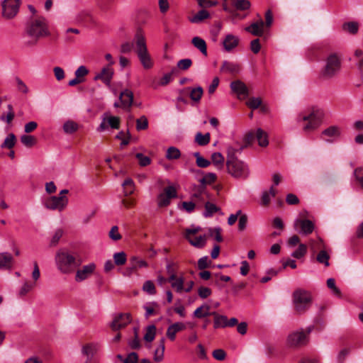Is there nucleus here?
<instances>
[{
    "label": "nucleus",
    "instance_id": "393cba45",
    "mask_svg": "<svg viewBox=\"0 0 363 363\" xmlns=\"http://www.w3.org/2000/svg\"><path fill=\"white\" fill-rule=\"evenodd\" d=\"M186 90L189 91V97L194 103H199L203 94V89L200 86L194 88L187 87Z\"/></svg>",
    "mask_w": 363,
    "mask_h": 363
},
{
    "label": "nucleus",
    "instance_id": "de8ad7c7",
    "mask_svg": "<svg viewBox=\"0 0 363 363\" xmlns=\"http://www.w3.org/2000/svg\"><path fill=\"white\" fill-rule=\"evenodd\" d=\"M180 156V150L175 147H170L167 150L166 157L168 160H177L179 159Z\"/></svg>",
    "mask_w": 363,
    "mask_h": 363
},
{
    "label": "nucleus",
    "instance_id": "6e6552de",
    "mask_svg": "<svg viewBox=\"0 0 363 363\" xmlns=\"http://www.w3.org/2000/svg\"><path fill=\"white\" fill-rule=\"evenodd\" d=\"M311 330L312 327H308L306 332L301 330L291 333L288 336L287 344L289 346L293 347H301L306 345L308 341V335Z\"/></svg>",
    "mask_w": 363,
    "mask_h": 363
},
{
    "label": "nucleus",
    "instance_id": "bf43d9fd",
    "mask_svg": "<svg viewBox=\"0 0 363 363\" xmlns=\"http://www.w3.org/2000/svg\"><path fill=\"white\" fill-rule=\"evenodd\" d=\"M216 179V175L214 173H208L202 179H200L201 185L204 186L206 184H212Z\"/></svg>",
    "mask_w": 363,
    "mask_h": 363
},
{
    "label": "nucleus",
    "instance_id": "6ab92c4d",
    "mask_svg": "<svg viewBox=\"0 0 363 363\" xmlns=\"http://www.w3.org/2000/svg\"><path fill=\"white\" fill-rule=\"evenodd\" d=\"M232 91L235 93L238 97H247L249 95L247 86L240 80L232 82L230 84Z\"/></svg>",
    "mask_w": 363,
    "mask_h": 363
},
{
    "label": "nucleus",
    "instance_id": "9b49d317",
    "mask_svg": "<svg viewBox=\"0 0 363 363\" xmlns=\"http://www.w3.org/2000/svg\"><path fill=\"white\" fill-rule=\"evenodd\" d=\"M200 228H188L186 230L185 238L190 244L196 247L202 248L206 242V235L194 236L199 230Z\"/></svg>",
    "mask_w": 363,
    "mask_h": 363
},
{
    "label": "nucleus",
    "instance_id": "2f4dec72",
    "mask_svg": "<svg viewBox=\"0 0 363 363\" xmlns=\"http://www.w3.org/2000/svg\"><path fill=\"white\" fill-rule=\"evenodd\" d=\"M210 17L209 13L206 10H201L192 17L189 18V21L192 23H201L205 19Z\"/></svg>",
    "mask_w": 363,
    "mask_h": 363
},
{
    "label": "nucleus",
    "instance_id": "c9c22d12",
    "mask_svg": "<svg viewBox=\"0 0 363 363\" xmlns=\"http://www.w3.org/2000/svg\"><path fill=\"white\" fill-rule=\"evenodd\" d=\"M277 191L274 186H271L269 191H264L262 196V205L267 206L270 202L271 197L276 196Z\"/></svg>",
    "mask_w": 363,
    "mask_h": 363
},
{
    "label": "nucleus",
    "instance_id": "09e8293b",
    "mask_svg": "<svg viewBox=\"0 0 363 363\" xmlns=\"http://www.w3.org/2000/svg\"><path fill=\"white\" fill-rule=\"evenodd\" d=\"M113 260L116 265L121 266L125 264L127 258L124 252H119L114 253Z\"/></svg>",
    "mask_w": 363,
    "mask_h": 363
},
{
    "label": "nucleus",
    "instance_id": "7ed1b4c3",
    "mask_svg": "<svg viewBox=\"0 0 363 363\" xmlns=\"http://www.w3.org/2000/svg\"><path fill=\"white\" fill-rule=\"evenodd\" d=\"M292 301L295 311L298 314H303L311 306L312 295L308 291L297 289L293 292Z\"/></svg>",
    "mask_w": 363,
    "mask_h": 363
},
{
    "label": "nucleus",
    "instance_id": "423d86ee",
    "mask_svg": "<svg viewBox=\"0 0 363 363\" xmlns=\"http://www.w3.org/2000/svg\"><path fill=\"white\" fill-rule=\"evenodd\" d=\"M341 67L340 57L335 53L330 54L325 60V64L320 72V77L330 79L337 74Z\"/></svg>",
    "mask_w": 363,
    "mask_h": 363
},
{
    "label": "nucleus",
    "instance_id": "9d476101",
    "mask_svg": "<svg viewBox=\"0 0 363 363\" xmlns=\"http://www.w3.org/2000/svg\"><path fill=\"white\" fill-rule=\"evenodd\" d=\"M68 203V199L65 196H53L47 199L44 202V206L50 210H58L62 211Z\"/></svg>",
    "mask_w": 363,
    "mask_h": 363
},
{
    "label": "nucleus",
    "instance_id": "c756f323",
    "mask_svg": "<svg viewBox=\"0 0 363 363\" xmlns=\"http://www.w3.org/2000/svg\"><path fill=\"white\" fill-rule=\"evenodd\" d=\"M13 262V257L9 252L0 253V269L11 268Z\"/></svg>",
    "mask_w": 363,
    "mask_h": 363
},
{
    "label": "nucleus",
    "instance_id": "412c9836",
    "mask_svg": "<svg viewBox=\"0 0 363 363\" xmlns=\"http://www.w3.org/2000/svg\"><path fill=\"white\" fill-rule=\"evenodd\" d=\"M119 99L123 108H130L133 102V93L129 89H125L120 94Z\"/></svg>",
    "mask_w": 363,
    "mask_h": 363
},
{
    "label": "nucleus",
    "instance_id": "a211bd4d",
    "mask_svg": "<svg viewBox=\"0 0 363 363\" xmlns=\"http://www.w3.org/2000/svg\"><path fill=\"white\" fill-rule=\"evenodd\" d=\"M264 23L263 20L259 18L257 21L252 23L249 26H247L245 30L255 36H262L264 31Z\"/></svg>",
    "mask_w": 363,
    "mask_h": 363
},
{
    "label": "nucleus",
    "instance_id": "a19ab883",
    "mask_svg": "<svg viewBox=\"0 0 363 363\" xmlns=\"http://www.w3.org/2000/svg\"><path fill=\"white\" fill-rule=\"evenodd\" d=\"M158 307V304L156 302H152L147 303L143 306V308L145 310V316L146 318H149L150 315L157 314V311L155 308Z\"/></svg>",
    "mask_w": 363,
    "mask_h": 363
},
{
    "label": "nucleus",
    "instance_id": "6e6d98bb",
    "mask_svg": "<svg viewBox=\"0 0 363 363\" xmlns=\"http://www.w3.org/2000/svg\"><path fill=\"white\" fill-rule=\"evenodd\" d=\"M148 127L147 118L143 116L136 120V129L138 130H146Z\"/></svg>",
    "mask_w": 363,
    "mask_h": 363
},
{
    "label": "nucleus",
    "instance_id": "58836bf2",
    "mask_svg": "<svg viewBox=\"0 0 363 363\" xmlns=\"http://www.w3.org/2000/svg\"><path fill=\"white\" fill-rule=\"evenodd\" d=\"M195 141L201 146L206 145L210 142V133L202 134L201 133H197L195 136Z\"/></svg>",
    "mask_w": 363,
    "mask_h": 363
},
{
    "label": "nucleus",
    "instance_id": "680f3d73",
    "mask_svg": "<svg viewBox=\"0 0 363 363\" xmlns=\"http://www.w3.org/2000/svg\"><path fill=\"white\" fill-rule=\"evenodd\" d=\"M191 60L186 58L179 60L177 65L179 69L182 70H186L191 66Z\"/></svg>",
    "mask_w": 363,
    "mask_h": 363
},
{
    "label": "nucleus",
    "instance_id": "774afa93",
    "mask_svg": "<svg viewBox=\"0 0 363 363\" xmlns=\"http://www.w3.org/2000/svg\"><path fill=\"white\" fill-rule=\"evenodd\" d=\"M354 173L356 179L358 181L361 187L363 189V168L362 167L357 168L354 170Z\"/></svg>",
    "mask_w": 363,
    "mask_h": 363
},
{
    "label": "nucleus",
    "instance_id": "a18cd8bd",
    "mask_svg": "<svg viewBox=\"0 0 363 363\" xmlns=\"http://www.w3.org/2000/svg\"><path fill=\"white\" fill-rule=\"evenodd\" d=\"M21 143L28 147H31L36 144V138L30 135H23L21 137Z\"/></svg>",
    "mask_w": 363,
    "mask_h": 363
},
{
    "label": "nucleus",
    "instance_id": "0e129e2a",
    "mask_svg": "<svg viewBox=\"0 0 363 363\" xmlns=\"http://www.w3.org/2000/svg\"><path fill=\"white\" fill-rule=\"evenodd\" d=\"M143 289L145 291L151 295L155 294L156 293L155 286L151 281H146L143 284Z\"/></svg>",
    "mask_w": 363,
    "mask_h": 363
},
{
    "label": "nucleus",
    "instance_id": "13d9d810",
    "mask_svg": "<svg viewBox=\"0 0 363 363\" xmlns=\"http://www.w3.org/2000/svg\"><path fill=\"white\" fill-rule=\"evenodd\" d=\"M135 157L138 160L139 164L141 167H146L151 163L150 158L147 156H145L142 153H136Z\"/></svg>",
    "mask_w": 363,
    "mask_h": 363
},
{
    "label": "nucleus",
    "instance_id": "37998d69",
    "mask_svg": "<svg viewBox=\"0 0 363 363\" xmlns=\"http://www.w3.org/2000/svg\"><path fill=\"white\" fill-rule=\"evenodd\" d=\"M156 334V327L154 325H150L147 327L144 340L147 342H152L155 339Z\"/></svg>",
    "mask_w": 363,
    "mask_h": 363
},
{
    "label": "nucleus",
    "instance_id": "79ce46f5",
    "mask_svg": "<svg viewBox=\"0 0 363 363\" xmlns=\"http://www.w3.org/2000/svg\"><path fill=\"white\" fill-rule=\"evenodd\" d=\"M220 208L217 207L214 203L206 202L205 203V211L203 213V216L205 217H210L213 213L218 212Z\"/></svg>",
    "mask_w": 363,
    "mask_h": 363
},
{
    "label": "nucleus",
    "instance_id": "dca6fc26",
    "mask_svg": "<svg viewBox=\"0 0 363 363\" xmlns=\"http://www.w3.org/2000/svg\"><path fill=\"white\" fill-rule=\"evenodd\" d=\"M113 69L110 66L107 65L104 67L100 72L96 74L94 79V80H101L105 84L109 86L111 82V79L113 76Z\"/></svg>",
    "mask_w": 363,
    "mask_h": 363
},
{
    "label": "nucleus",
    "instance_id": "8fccbe9b",
    "mask_svg": "<svg viewBox=\"0 0 363 363\" xmlns=\"http://www.w3.org/2000/svg\"><path fill=\"white\" fill-rule=\"evenodd\" d=\"M177 267V264L174 262H169L167 263L166 269L167 274L169 275L168 280H174L176 279V271Z\"/></svg>",
    "mask_w": 363,
    "mask_h": 363
},
{
    "label": "nucleus",
    "instance_id": "49530a36",
    "mask_svg": "<svg viewBox=\"0 0 363 363\" xmlns=\"http://www.w3.org/2000/svg\"><path fill=\"white\" fill-rule=\"evenodd\" d=\"M205 186L203 185L199 186L196 191L192 194V199L195 202L203 201L204 200Z\"/></svg>",
    "mask_w": 363,
    "mask_h": 363
},
{
    "label": "nucleus",
    "instance_id": "69168bd1",
    "mask_svg": "<svg viewBox=\"0 0 363 363\" xmlns=\"http://www.w3.org/2000/svg\"><path fill=\"white\" fill-rule=\"evenodd\" d=\"M108 235L109 238L114 241H118L121 239V235L119 233L118 228L116 225H114L111 228Z\"/></svg>",
    "mask_w": 363,
    "mask_h": 363
},
{
    "label": "nucleus",
    "instance_id": "72a5a7b5",
    "mask_svg": "<svg viewBox=\"0 0 363 363\" xmlns=\"http://www.w3.org/2000/svg\"><path fill=\"white\" fill-rule=\"evenodd\" d=\"M171 283V286L173 289H175L177 292L181 293L184 290V278L182 277H177L174 280H168Z\"/></svg>",
    "mask_w": 363,
    "mask_h": 363
},
{
    "label": "nucleus",
    "instance_id": "7c9ffc66",
    "mask_svg": "<svg viewBox=\"0 0 363 363\" xmlns=\"http://www.w3.org/2000/svg\"><path fill=\"white\" fill-rule=\"evenodd\" d=\"M220 71L225 73L235 74L238 72L239 66L233 62L224 61L220 67Z\"/></svg>",
    "mask_w": 363,
    "mask_h": 363
},
{
    "label": "nucleus",
    "instance_id": "4d7b16f0",
    "mask_svg": "<svg viewBox=\"0 0 363 363\" xmlns=\"http://www.w3.org/2000/svg\"><path fill=\"white\" fill-rule=\"evenodd\" d=\"M15 81L16 83V87L18 91L23 93V94H28L29 91V89L27 86V85L23 82L22 79H21L19 77H16L15 78Z\"/></svg>",
    "mask_w": 363,
    "mask_h": 363
},
{
    "label": "nucleus",
    "instance_id": "052dcab7",
    "mask_svg": "<svg viewBox=\"0 0 363 363\" xmlns=\"http://www.w3.org/2000/svg\"><path fill=\"white\" fill-rule=\"evenodd\" d=\"M221 229L220 228H209L208 229V235L210 236L214 237V239L220 242L223 241L222 236L220 235Z\"/></svg>",
    "mask_w": 363,
    "mask_h": 363
},
{
    "label": "nucleus",
    "instance_id": "aec40b11",
    "mask_svg": "<svg viewBox=\"0 0 363 363\" xmlns=\"http://www.w3.org/2000/svg\"><path fill=\"white\" fill-rule=\"evenodd\" d=\"M240 42V39L238 36L232 34H228L223 41L224 49L227 52H230L235 48Z\"/></svg>",
    "mask_w": 363,
    "mask_h": 363
},
{
    "label": "nucleus",
    "instance_id": "338daca9",
    "mask_svg": "<svg viewBox=\"0 0 363 363\" xmlns=\"http://www.w3.org/2000/svg\"><path fill=\"white\" fill-rule=\"evenodd\" d=\"M63 233L64 232L61 228L56 230L50 240V245L55 246L63 235Z\"/></svg>",
    "mask_w": 363,
    "mask_h": 363
},
{
    "label": "nucleus",
    "instance_id": "4be33fe9",
    "mask_svg": "<svg viewBox=\"0 0 363 363\" xmlns=\"http://www.w3.org/2000/svg\"><path fill=\"white\" fill-rule=\"evenodd\" d=\"M295 225L300 227V232L304 235L311 234L314 230V225L310 220H298Z\"/></svg>",
    "mask_w": 363,
    "mask_h": 363
},
{
    "label": "nucleus",
    "instance_id": "ddd939ff",
    "mask_svg": "<svg viewBox=\"0 0 363 363\" xmlns=\"http://www.w3.org/2000/svg\"><path fill=\"white\" fill-rule=\"evenodd\" d=\"M177 197V191L172 186L166 187L164 192L157 196V205L159 207H165L169 205L171 199Z\"/></svg>",
    "mask_w": 363,
    "mask_h": 363
},
{
    "label": "nucleus",
    "instance_id": "39448f33",
    "mask_svg": "<svg viewBox=\"0 0 363 363\" xmlns=\"http://www.w3.org/2000/svg\"><path fill=\"white\" fill-rule=\"evenodd\" d=\"M26 35L35 36L38 38L50 35L47 20L44 17L32 19L26 26Z\"/></svg>",
    "mask_w": 363,
    "mask_h": 363
},
{
    "label": "nucleus",
    "instance_id": "603ef678",
    "mask_svg": "<svg viewBox=\"0 0 363 363\" xmlns=\"http://www.w3.org/2000/svg\"><path fill=\"white\" fill-rule=\"evenodd\" d=\"M330 256L325 250H321L318 254L316 259L319 263L323 264L325 267H328Z\"/></svg>",
    "mask_w": 363,
    "mask_h": 363
},
{
    "label": "nucleus",
    "instance_id": "2eb2a0df",
    "mask_svg": "<svg viewBox=\"0 0 363 363\" xmlns=\"http://www.w3.org/2000/svg\"><path fill=\"white\" fill-rule=\"evenodd\" d=\"M96 265L94 263H90L87 265H84L82 269H78L75 275V281L81 282L88 277H89L94 272Z\"/></svg>",
    "mask_w": 363,
    "mask_h": 363
},
{
    "label": "nucleus",
    "instance_id": "f3484780",
    "mask_svg": "<svg viewBox=\"0 0 363 363\" xmlns=\"http://www.w3.org/2000/svg\"><path fill=\"white\" fill-rule=\"evenodd\" d=\"M108 125L113 129H119L120 128V118L117 116H107L104 118L102 122L97 128V130L102 132L105 130Z\"/></svg>",
    "mask_w": 363,
    "mask_h": 363
},
{
    "label": "nucleus",
    "instance_id": "ea45409f",
    "mask_svg": "<svg viewBox=\"0 0 363 363\" xmlns=\"http://www.w3.org/2000/svg\"><path fill=\"white\" fill-rule=\"evenodd\" d=\"M16 138L13 133H10L5 138L4 143L1 144V148L11 149L16 144Z\"/></svg>",
    "mask_w": 363,
    "mask_h": 363
},
{
    "label": "nucleus",
    "instance_id": "f257e3e1",
    "mask_svg": "<svg viewBox=\"0 0 363 363\" xmlns=\"http://www.w3.org/2000/svg\"><path fill=\"white\" fill-rule=\"evenodd\" d=\"M245 147V145L229 146L227 149V170L232 177L237 179H245L249 174L247 164L236 157V153L240 152Z\"/></svg>",
    "mask_w": 363,
    "mask_h": 363
},
{
    "label": "nucleus",
    "instance_id": "b1692460",
    "mask_svg": "<svg viewBox=\"0 0 363 363\" xmlns=\"http://www.w3.org/2000/svg\"><path fill=\"white\" fill-rule=\"evenodd\" d=\"M97 351V345L95 344H87L83 346L82 352L84 355L86 357V360L84 363L91 362L92 357Z\"/></svg>",
    "mask_w": 363,
    "mask_h": 363
},
{
    "label": "nucleus",
    "instance_id": "c85d7f7f",
    "mask_svg": "<svg viewBox=\"0 0 363 363\" xmlns=\"http://www.w3.org/2000/svg\"><path fill=\"white\" fill-rule=\"evenodd\" d=\"M211 313L212 312H210V306L208 305L203 304L194 311V316L197 318H202L212 315Z\"/></svg>",
    "mask_w": 363,
    "mask_h": 363
},
{
    "label": "nucleus",
    "instance_id": "c03bdc74",
    "mask_svg": "<svg viewBox=\"0 0 363 363\" xmlns=\"http://www.w3.org/2000/svg\"><path fill=\"white\" fill-rule=\"evenodd\" d=\"M78 129V125L77 123L72 121H67L63 125V130L65 133L67 134H72L76 132Z\"/></svg>",
    "mask_w": 363,
    "mask_h": 363
},
{
    "label": "nucleus",
    "instance_id": "5701e85b",
    "mask_svg": "<svg viewBox=\"0 0 363 363\" xmlns=\"http://www.w3.org/2000/svg\"><path fill=\"white\" fill-rule=\"evenodd\" d=\"M322 135L328 138L325 139L326 141L332 142L333 140L340 136V128L335 125L330 126L322 132Z\"/></svg>",
    "mask_w": 363,
    "mask_h": 363
},
{
    "label": "nucleus",
    "instance_id": "4c0bfd02",
    "mask_svg": "<svg viewBox=\"0 0 363 363\" xmlns=\"http://www.w3.org/2000/svg\"><path fill=\"white\" fill-rule=\"evenodd\" d=\"M40 38L33 36V35H27L26 30H25V34L23 35V45L25 48H31L35 46Z\"/></svg>",
    "mask_w": 363,
    "mask_h": 363
},
{
    "label": "nucleus",
    "instance_id": "5fc2aeb1",
    "mask_svg": "<svg viewBox=\"0 0 363 363\" xmlns=\"http://www.w3.org/2000/svg\"><path fill=\"white\" fill-rule=\"evenodd\" d=\"M234 6L237 10L245 11L250 7V2L247 0H237L234 2Z\"/></svg>",
    "mask_w": 363,
    "mask_h": 363
},
{
    "label": "nucleus",
    "instance_id": "3c124183",
    "mask_svg": "<svg viewBox=\"0 0 363 363\" xmlns=\"http://www.w3.org/2000/svg\"><path fill=\"white\" fill-rule=\"evenodd\" d=\"M307 253V246L304 244H300L296 250H295L291 256L296 259H301Z\"/></svg>",
    "mask_w": 363,
    "mask_h": 363
},
{
    "label": "nucleus",
    "instance_id": "bb28decb",
    "mask_svg": "<svg viewBox=\"0 0 363 363\" xmlns=\"http://www.w3.org/2000/svg\"><path fill=\"white\" fill-rule=\"evenodd\" d=\"M212 316L214 317V328L227 327V316L220 315L217 312H212Z\"/></svg>",
    "mask_w": 363,
    "mask_h": 363
},
{
    "label": "nucleus",
    "instance_id": "f704fd0d",
    "mask_svg": "<svg viewBox=\"0 0 363 363\" xmlns=\"http://www.w3.org/2000/svg\"><path fill=\"white\" fill-rule=\"evenodd\" d=\"M147 262L143 259H140L136 257H133L130 259V269L131 271L136 270L138 268L147 267Z\"/></svg>",
    "mask_w": 363,
    "mask_h": 363
},
{
    "label": "nucleus",
    "instance_id": "20e7f679",
    "mask_svg": "<svg viewBox=\"0 0 363 363\" xmlns=\"http://www.w3.org/2000/svg\"><path fill=\"white\" fill-rule=\"evenodd\" d=\"M57 269L63 274H70L79 265L75 257L67 252L60 251L55 257Z\"/></svg>",
    "mask_w": 363,
    "mask_h": 363
},
{
    "label": "nucleus",
    "instance_id": "0eeeda50",
    "mask_svg": "<svg viewBox=\"0 0 363 363\" xmlns=\"http://www.w3.org/2000/svg\"><path fill=\"white\" fill-rule=\"evenodd\" d=\"M323 112L318 109H313L311 113L298 116V121L306 122L303 126L305 132H310L316 129L320 124Z\"/></svg>",
    "mask_w": 363,
    "mask_h": 363
},
{
    "label": "nucleus",
    "instance_id": "cd10ccee",
    "mask_svg": "<svg viewBox=\"0 0 363 363\" xmlns=\"http://www.w3.org/2000/svg\"><path fill=\"white\" fill-rule=\"evenodd\" d=\"M122 186L123 188V193L125 196H128L133 194L135 191V183L130 178L125 179L122 184Z\"/></svg>",
    "mask_w": 363,
    "mask_h": 363
},
{
    "label": "nucleus",
    "instance_id": "4468645a",
    "mask_svg": "<svg viewBox=\"0 0 363 363\" xmlns=\"http://www.w3.org/2000/svg\"><path fill=\"white\" fill-rule=\"evenodd\" d=\"M131 321L130 313H121L116 315L111 323V328L113 330H118L125 328Z\"/></svg>",
    "mask_w": 363,
    "mask_h": 363
},
{
    "label": "nucleus",
    "instance_id": "473e14b6",
    "mask_svg": "<svg viewBox=\"0 0 363 363\" xmlns=\"http://www.w3.org/2000/svg\"><path fill=\"white\" fill-rule=\"evenodd\" d=\"M342 30L352 35H354L358 32L359 23L355 21H350L343 23Z\"/></svg>",
    "mask_w": 363,
    "mask_h": 363
},
{
    "label": "nucleus",
    "instance_id": "a878e982",
    "mask_svg": "<svg viewBox=\"0 0 363 363\" xmlns=\"http://www.w3.org/2000/svg\"><path fill=\"white\" fill-rule=\"evenodd\" d=\"M193 45L197 48L204 56H207V45L206 41L200 37H194L191 40Z\"/></svg>",
    "mask_w": 363,
    "mask_h": 363
},
{
    "label": "nucleus",
    "instance_id": "1a4fd4ad",
    "mask_svg": "<svg viewBox=\"0 0 363 363\" xmlns=\"http://www.w3.org/2000/svg\"><path fill=\"white\" fill-rule=\"evenodd\" d=\"M257 140L261 147H267L269 144L267 133L262 128H257L255 132L250 131L245 136L246 145H251Z\"/></svg>",
    "mask_w": 363,
    "mask_h": 363
},
{
    "label": "nucleus",
    "instance_id": "864d4df0",
    "mask_svg": "<svg viewBox=\"0 0 363 363\" xmlns=\"http://www.w3.org/2000/svg\"><path fill=\"white\" fill-rule=\"evenodd\" d=\"M164 340L162 339L161 340V343L160 345V347L155 350V354H154V359L156 362H160L162 360L164 357Z\"/></svg>",
    "mask_w": 363,
    "mask_h": 363
},
{
    "label": "nucleus",
    "instance_id": "f03ea898",
    "mask_svg": "<svg viewBox=\"0 0 363 363\" xmlns=\"http://www.w3.org/2000/svg\"><path fill=\"white\" fill-rule=\"evenodd\" d=\"M134 41L135 44V52L140 63L145 69H151L154 62L148 52L146 39L142 30H139L135 35Z\"/></svg>",
    "mask_w": 363,
    "mask_h": 363
},
{
    "label": "nucleus",
    "instance_id": "f8f14e48",
    "mask_svg": "<svg viewBox=\"0 0 363 363\" xmlns=\"http://www.w3.org/2000/svg\"><path fill=\"white\" fill-rule=\"evenodd\" d=\"M21 3V0H4L2 3L3 16L8 19L16 16Z\"/></svg>",
    "mask_w": 363,
    "mask_h": 363
},
{
    "label": "nucleus",
    "instance_id": "e2e57ef3",
    "mask_svg": "<svg viewBox=\"0 0 363 363\" xmlns=\"http://www.w3.org/2000/svg\"><path fill=\"white\" fill-rule=\"evenodd\" d=\"M327 286H328V288L332 289L333 293L335 295H336L337 296H341L340 290L335 286V281L334 279H333V278L328 279L327 280Z\"/></svg>",
    "mask_w": 363,
    "mask_h": 363
},
{
    "label": "nucleus",
    "instance_id": "e433bc0d",
    "mask_svg": "<svg viewBox=\"0 0 363 363\" xmlns=\"http://www.w3.org/2000/svg\"><path fill=\"white\" fill-rule=\"evenodd\" d=\"M211 160L213 164L216 167L217 169H220L223 168L225 160L221 153H213L211 155Z\"/></svg>",
    "mask_w": 363,
    "mask_h": 363
}]
</instances>
